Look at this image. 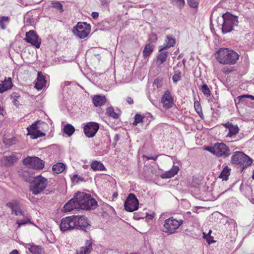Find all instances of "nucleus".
I'll use <instances>...</instances> for the list:
<instances>
[{"mask_svg":"<svg viewBox=\"0 0 254 254\" xmlns=\"http://www.w3.org/2000/svg\"><path fill=\"white\" fill-rule=\"evenodd\" d=\"M223 23L222 24V31L223 33H227L234 30V27L238 25V17L228 12L224 14L222 16Z\"/></svg>","mask_w":254,"mask_h":254,"instance_id":"0eeeda50","label":"nucleus"},{"mask_svg":"<svg viewBox=\"0 0 254 254\" xmlns=\"http://www.w3.org/2000/svg\"><path fill=\"white\" fill-rule=\"evenodd\" d=\"M46 81L45 77L42 75L41 72H38V77L37 81L35 85V87L38 90L42 89L46 86Z\"/></svg>","mask_w":254,"mask_h":254,"instance_id":"4be33fe9","label":"nucleus"},{"mask_svg":"<svg viewBox=\"0 0 254 254\" xmlns=\"http://www.w3.org/2000/svg\"><path fill=\"white\" fill-rule=\"evenodd\" d=\"M91 16L93 19H96L98 17L99 14L97 12H93L91 14Z\"/></svg>","mask_w":254,"mask_h":254,"instance_id":"864d4df0","label":"nucleus"},{"mask_svg":"<svg viewBox=\"0 0 254 254\" xmlns=\"http://www.w3.org/2000/svg\"><path fill=\"white\" fill-rule=\"evenodd\" d=\"M154 46L150 43L147 44L143 51V56L146 58L149 56L153 52L154 49Z\"/></svg>","mask_w":254,"mask_h":254,"instance_id":"7c9ffc66","label":"nucleus"},{"mask_svg":"<svg viewBox=\"0 0 254 254\" xmlns=\"http://www.w3.org/2000/svg\"><path fill=\"white\" fill-rule=\"evenodd\" d=\"M211 233V231L209 230V233L208 234L207 238L206 237H205L209 244H212L215 242V241L213 240V237L209 235Z\"/></svg>","mask_w":254,"mask_h":254,"instance_id":"49530a36","label":"nucleus"},{"mask_svg":"<svg viewBox=\"0 0 254 254\" xmlns=\"http://www.w3.org/2000/svg\"><path fill=\"white\" fill-rule=\"evenodd\" d=\"M9 18L7 16H2L0 18V27L1 29L4 30L6 28V26L4 25L5 22H8Z\"/></svg>","mask_w":254,"mask_h":254,"instance_id":"e433bc0d","label":"nucleus"},{"mask_svg":"<svg viewBox=\"0 0 254 254\" xmlns=\"http://www.w3.org/2000/svg\"><path fill=\"white\" fill-rule=\"evenodd\" d=\"M26 22L32 24L34 22V19L33 18H25Z\"/></svg>","mask_w":254,"mask_h":254,"instance_id":"3c124183","label":"nucleus"},{"mask_svg":"<svg viewBox=\"0 0 254 254\" xmlns=\"http://www.w3.org/2000/svg\"><path fill=\"white\" fill-rule=\"evenodd\" d=\"M218 157L226 158L230 155V150L224 143H217L206 149Z\"/></svg>","mask_w":254,"mask_h":254,"instance_id":"6e6552de","label":"nucleus"},{"mask_svg":"<svg viewBox=\"0 0 254 254\" xmlns=\"http://www.w3.org/2000/svg\"><path fill=\"white\" fill-rule=\"evenodd\" d=\"M24 165L29 168L37 170L42 169L44 167V162L36 156H28L23 160Z\"/></svg>","mask_w":254,"mask_h":254,"instance_id":"9d476101","label":"nucleus"},{"mask_svg":"<svg viewBox=\"0 0 254 254\" xmlns=\"http://www.w3.org/2000/svg\"><path fill=\"white\" fill-rule=\"evenodd\" d=\"M12 86L11 78L9 77L0 84V93H2L4 91L11 88Z\"/></svg>","mask_w":254,"mask_h":254,"instance_id":"cd10ccee","label":"nucleus"},{"mask_svg":"<svg viewBox=\"0 0 254 254\" xmlns=\"http://www.w3.org/2000/svg\"><path fill=\"white\" fill-rule=\"evenodd\" d=\"M169 46H168V44H167V43H166V42H165V43H164V44L162 46H160L159 47V49H158V51H165V50H167L168 49H169L170 47H167Z\"/></svg>","mask_w":254,"mask_h":254,"instance_id":"de8ad7c7","label":"nucleus"},{"mask_svg":"<svg viewBox=\"0 0 254 254\" xmlns=\"http://www.w3.org/2000/svg\"><path fill=\"white\" fill-rule=\"evenodd\" d=\"M25 174H23L24 180L27 182H31L30 186V190L32 193L37 195L42 192L47 187L48 180L41 175H39L33 178L31 175L28 174L26 171L23 170ZM24 174V172H23Z\"/></svg>","mask_w":254,"mask_h":254,"instance_id":"f03ea898","label":"nucleus"},{"mask_svg":"<svg viewBox=\"0 0 254 254\" xmlns=\"http://www.w3.org/2000/svg\"><path fill=\"white\" fill-rule=\"evenodd\" d=\"M98 124L94 122H90L85 125L84 132L87 137H92L99 129Z\"/></svg>","mask_w":254,"mask_h":254,"instance_id":"2eb2a0df","label":"nucleus"},{"mask_svg":"<svg viewBox=\"0 0 254 254\" xmlns=\"http://www.w3.org/2000/svg\"><path fill=\"white\" fill-rule=\"evenodd\" d=\"M251 202H252L253 203H254V199H253L251 200Z\"/></svg>","mask_w":254,"mask_h":254,"instance_id":"e2e57ef3","label":"nucleus"},{"mask_svg":"<svg viewBox=\"0 0 254 254\" xmlns=\"http://www.w3.org/2000/svg\"><path fill=\"white\" fill-rule=\"evenodd\" d=\"M92 101L95 106L99 107L105 103L106 99L105 96L97 95L93 97Z\"/></svg>","mask_w":254,"mask_h":254,"instance_id":"393cba45","label":"nucleus"},{"mask_svg":"<svg viewBox=\"0 0 254 254\" xmlns=\"http://www.w3.org/2000/svg\"><path fill=\"white\" fill-rule=\"evenodd\" d=\"M106 114L114 119H118L119 117V114L115 112L113 107H109L106 109Z\"/></svg>","mask_w":254,"mask_h":254,"instance_id":"473e14b6","label":"nucleus"},{"mask_svg":"<svg viewBox=\"0 0 254 254\" xmlns=\"http://www.w3.org/2000/svg\"><path fill=\"white\" fill-rule=\"evenodd\" d=\"M75 198L79 205V209H94L97 206V202L90 194L78 192L75 195Z\"/></svg>","mask_w":254,"mask_h":254,"instance_id":"7ed1b4c3","label":"nucleus"},{"mask_svg":"<svg viewBox=\"0 0 254 254\" xmlns=\"http://www.w3.org/2000/svg\"><path fill=\"white\" fill-rule=\"evenodd\" d=\"M248 98H250L252 100H254V96L251 95H248Z\"/></svg>","mask_w":254,"mask_h":254,"instance_id":"bf43d9fd","label":"nucleus"},{"mask_svg":"<svg viewBox=\"0 0 254 254\" xmlns=\"http://www.w3.org/2000/svg\"><path fill=\"white\" fill-rule=\"evenodd\" d=\"M223 72L225 74H229L232 71V70L228 68H224L222 70Z\"/></svg>","mask_w":254,"mask_h":254,"instance_id":"603ef678","label":"nucleus"},{"mask_svg":"<svg viewBox=\"0 0 254 254\" xmlns=\"http://www.w3.org/2000/svg\"><path fill=\"white\" fill-rule=\"evenodd\" d=\"M231 162L233 164L238 165L242 171L253 163L252 159L241 151L235 152L231 156Z\"/></svg>","mask_w":254,"mask_h":254,"instance_id":"423d86ee","label":"nucleus"},{"mask_svg":"<svg viewBox=\"0 0 254 254\" xmlns=\"http://www.w3.org/2000/svg\"><path fill=\"white\" fill-rule=\"evenodd\" d=\"M179 170V167L177 166H173L169 171L163 174L161 177L162 178H170L176 175Z\"/></svg>","mask_w":254,"mask_h":254,"instance_id":"bb28decb","label":"nucleus"},{"mask_svg":"<svg viewBox=\"0 0 254 254\" xmlns=\"http://www.w3.org/2000/svg\"><path fill=\"white\" fill-rule=\"evenodd\" d=\"M71 180L73 182L78 183L80 181H82L83 180V179L81 178L78 175L75 174L73 175L72 177L71 178Z\"/></svg>","mask_w":254,"mask_h":254,"instance_id":"c03bdc74","label":"nucleus"},{"mask_svg":"<svg viewBox=\"0 0 254 254\" xmlns=\"http://www.w3.org/2000/svg\"><path fill=\"white\" fill-rule=\"evenodd\" d=\"M6 205L11 209L12 214L13 213L15 215L24 216V212L22 210L20 204L17 201L13 200L8 202Z\"/></svg>","mask_w":254,"mask_h":254,"instance_id":"dca6fc26","label":"nucleus"},{"mask_svg":"<svg viewBox=\"0 0 254 254\" xmlns=\"http://www.w3.org/2000/svg\"><path fill=\"white\" fill-rule=\"evenodd\" d=\"M79 205L78 204L76 199L74 198L69 200L64 207V211H70L73 209H79Z\"/></svg>","mask_w":254,"mask_h":254,"instance_id":"a211bd4d","label":"nucleus"},{"mask_svg":"<svg viewBox=\"0 0 254 254\" xmlns=\"http://www.w3.org/2000/svg\"><path fill=\"white\" fill-rule=\"evenodd\" d=\"M161 102L165 108H171L173 105V98L170 91L167 90L165 92L161 98Z\"/></svg>","mask_w":254,"mask_h":254,"instance_id":"f3484780","label":"nucleus"},{"mask_svg":"<svg viewBox=\"0 0 254 254\" xmlns=\"http://www.w3.org/2000/svg\"><path fill=\"white\" fill-rule=\"evenodd\" d=\"M9 254H18V253L16 250H14L12 251Z\"/></svg>","mask_w":254,"mask_h":254,"instance_id":"13d9d810","label":"nucleus"},{"mask_svg":"<svg viewBox=\"0 0 254 254\" xmlns=\"http://www.w3.org/2000/svg\"><path fill=\"white\" fill-rule=\"evenodd\" d=\"M165 42H166V43H167V44H168L169 46H168L167 47H173L175 46L176 43L175 39L170 35L166 36Z\"/></svg>","mask_w":254,"mask_h":254,"instance_id":"72a5a7b5","label":"nucleus"},{"mask_svg":"<svg viewBox=\"0 0 254 254\" xmlns=\"http://www.w3.org/2000/svg\"><path fill=\"white\" fill-rule=\"evenodd\" d=\"M172 2L173 4L179 6L182 8L185 4L184 0H172Z\"/></svg>","mask_w":254,"mask_h":254,"instance_id":"37998d69","label":"nucleus"},{"mask_svg":"<svg viewBox=\"0 0 254 254\" xmlns=\"http://www.w3.org/2000/svg\"><path fill=\"white\" fill-rule=\"evenodd\" d=\"M252 178H253V179H254V172H253Z\"/></svg>","mask_w":254,"mask_h":254,"instance_id":"680f3d73","label":"nucleus"},{"mask_svg":"<svg viewBox=\"0 0 254 254\" xmlns=\"http://www.w3.org/2000/svg\"><path fill=\"white\" fill-rule=\"evenodd\" d=\"M127 102L129 104H132L133 103V99L131 98V97H127Z\"/></svg>","mask_w":254,"mask_h":254,"instance_id":"6e6d98bb","label":"nucleus"},{"mask_svg":"<svg viewBox=\"0 0 254 254\" xmlns=\"http://www.w3.org/2000/svg\"><path fill=\"white\" fill-rule=\"evenodd\" d=\"M90 31V25L86 22H78L72 29L73 33L80 39L87 37Z\"/></svg>","mask_w":254,"mask_h":254,"instance_id":"1a4fd4ad","label":"nucleus"},{"mask_svg":"<svg viewBox=\"0 0 254 254\" xmlns=\"http://www.w3.org/2000/svg\"><path fill=\"white\" fill-rule=\"evenodd\" d=\"M194 107L196 111L199 113V111H201L200 105L198 101L194 102Z\"/></svg>","mask_w":254,"mask_h":254,"instance_id":"8fccbe9b","label":"nucleus"},{"mask_svg":"<svg viewBox=\"0 0 254 254\" xmlns=\"http://www.w3.org/2000/svg\"><path fill=\"white\" fill-rule=\"evenodd\" d=\"M4 113V110L2 107L0 106V115L3 116Z\"/></svg>","mask_w":254,"mask_h":254,"instance_id":"4d7b16f0","label":"nucleus"},{"mask_svg":"<svg viewBox=\"0 0 254 254\" xmlns=\"http://www.w3.org/2000/svg\"><path fill=\"white\" fill-rule=\"evenodd\" d=\"M75 215L63 218L61 221L60 230L63 232L75 229Z\"/></svg>","mask_w":254,"mask_h":254,"instance_id":"9b49d317","label":"nucleus"},{"mask_svg":"<svg viewBox=\"0 0 254 254\" xmlns=\"http://www.w3.org/2000/svg\"><path fill=\"white\" fill-rule=\"evenodd\" d=\"M147 160H153L154 161L156 160L158 158V155H155L153 156H147L146 157Z\"/></svg>","mask_w":254,"mask_h":254,"instance_id":"5fc2aeb1","label":"nucleus"},{"mask_svg":"<svg viewBox=\"0 0 254 254\" xmlns=\"http://www.w3.org/2000/svg\"><path fill=\"white\" fill-rule=\"evenodd\" d=\"M143 118H143L141 115L139 114H136L134 116V121L133 123V124L134 125H136L137 124L140 122H142Z\"/></svg>","mask_w":254,"mask_h":254,"instance_id":"ea45409f","label":"nucleus"},{"mask_svg":"<svg viewBox=\"0 0 254 254\" xmlns=\"http://www.w3.org/2000/svg\"><path fill=\"white\" fill-rule=\"evenodd\" d=\"M247 188L248 190H250V191H251V190H252L251 188H250L249 187H247Z\"/></svg>","mask_w":254,"mask_h":254,"instance_id":"052dcab7","label":"nucleus"},{"mask_svg":"<svg viewBox=\"0 0 254 254\" xmlns=\"http://www.w3.org/2000/svg\"><path fill=\"white\" fill-rule=\"evenodd\" d=\"M183 222L181 219H177L174 216L170 217L164 221L162 230L167 235L175 234Z\"/></svg>","mask_w":254,"mask_h":254,"instance_id":"20e7f679","label":"nucleus"},{"mask_svg":"<svg viewBox=\"0 0 254 254\" xmlns=\"http://www.w3.org/2000/svg\"><path fill=\"white\" fill-rule=\"evenodd\" d=\"M92 240H86L85 246L82 247L77 252V254H89L92 251Z\"/></svg>","mask_w":254,"mask_h":254,"instance_id":"6ab92c4d","label":"nucleus"},{"mask_svg":"<svg viewBox=\"0 0 254 254\" xmlns=\"http://www.w3.org/2000/svg\"><path fill=\"white\" fill-rule=\"evenodd\" d=\"M231 169L227 166H225L221 174H220L219 177L223 179V180H227L228 177L230 174Z\"/></svg>","mask_w":254,"mask_h":254,"instance_id":"c756f323","label":"nucleus"},{"mask_svg":"<svg viewBox=\"0 0 254 254\" xmlns=\"http://www.w3.org/2000/svg\"><path fill=\"white\" fill-rule=\"evenodd\" d=\"M63 130L67 135L71 136L74 132L75 128L71 125L68 124L64 126Z\"/></svg>","mask_w":254,"mask_h":254,"instance_id":"2f4dec72","label":"nucleus"},{"mask_svg":"<svg viewBox=\"0 0 254 254\" xmlns=\"http://www.w3.org/2000/svg\"><path fill=\"white\" fill-rule=\"evenodd\" d=\"M25 247L28 249L32 254H44V249L40 246L26 244Z\"/></svg>","mask_w":254,"mask_h":254,"instance_id":"aec40b11","label":"nucleus"},{"mask_svg":"<svg viewBox=\"0 0 254 254\" xmlns=\"http://www.w3.org/2000/svg\"><path fill=\"white\" fill-rule=\"evenodd\" d=\"M138 201L133 193H129L124 204L125 209L128 212H133L138 208Z\"/></svg>","mask_w":254,"mask_h":254,"instance_id":"f8f14e48","label":"nucleus"},{"mask_svg":"<svg viewBox=\"0 0 254 254\" xmlns=\"http://www.w3.org/2000/svg\"><path fill=\"white\" fill-rule=\"evenodd\" d=\"M24 41L31 44L36 48H39L41 45V39L34 30H30L25 34Z\"/></svg>","mask_w":254,"mask_h":254,"instance_id":"4468645a","label":"nucleus"},{"mask_svg":"<svg viewBox=\"0 0 254 254\" xmlns=\"http://www.w3.org/2000/svg\"><path fill=\"white\" fill-rule=\"evenodd\" d=\"M181 72L177 71L176 73L173 76L172 79L174 83H177L178 81L180 80L181 76Z\"/></svg>","mask_w":254,"mask_h":254,"instance_id":"79ce46f5","label":"nucleus"},{"mask_svg":"<svg viewBox=\"0 0 254 254\" xmlns=\"http://www.w3.org/2000/svg\"><path fill=\"white\" fill-rule=\"evenodd\" d=\"M217 61L226 65L235 64L239 59V55L234 50L227 48H221L215 54Z\"/></svg>","mask_w":254,"mask_h":254,"instance_id":"f257e3e1","label":"nucleus"},{"mask_svg":"<svg viewBox=\"0 0 254 254\" xmlns=\"http://www.w3.org/2000/svg\"><path fill=\"white\" fill-rule=\"evenodd\" d=\"M16 141L17 140L15 137L9 138L7 140L6 145H8L9 146L12 145L13 144H16Z\"/></svg>","mask_w":254,"mask_h":254,"instance_id":"a18cd8bd","label":"nucleus"},{"mask_svg":"<svg viewBox=\"0 0 254 254\" xmlns=\"http://www.w3.org/2000/svg\"><path fill=\"white\" fill-rule=\"evenodd\" d=\"M224 126L229 129V132L227 135V137H233L238 133L239 129L237 126L233 125L232 124L227 123Z\"/></svg>","mask_w":254,"mask_h":254,"instance_id":"412c9836","label":"nucleus"},{"mask_svg":"<svg viewBox=\"0 0 254 254\" xmlns=\"http://www.w3.org/2000/svg\"><path fill=\"white\" fill-rule=\"evenodd\" d=\"M248 98V95H242L238 96L235 100L236 104H240L241 102H243L246 99Z\"/></svg>","mask_w":254,"mask_h":254,"instance_id":"58836bf2","label":"nucleus"},{"mask_svg":"<svg viewBox=\"0 0 254 254\" xmlns=\"http://www.w3.org/2000/svg\"><path fill=\"white\" fill-rule=\"evenodd\" d=\"M30 223L31 224L30 220L27 217H25L22 220H17V224L18 225V227H19L21 225H25L26 224Z\"/></svg>","mask_w":254,"mask_h":254,"instance_id":"4c0bfd02","label":"nucleus"},{"mask_svg":"<svg viewBox=\"0 0 254 254\" xmlns=\"http://www.w3.org/2000/svg\"><path fill=\"white\" fill-rule=\"evenodd\" d=\"M51 4L53 7L57 9L60 12H63L64 11L63 5L60 1H53Z\"/></svg>","mask_w":254,"mask_h":254,"instance_id":"f704fd0d","label":"nucleus"},{"mask_svg":"<svg viewBox=\"0 0 254 254\" xmlns=\"http://www.w3.org/2000/svg\"><path fill=\"white\" fill-rule=\"evenodd\" d=\"M65 166L63 163H58L52 167L53 171L56 174L62 173L65 169Z\"/></svg>","mask_w":254,"mask_h":254,"instance_id":"c85d7f7f","label":"nucleus"},{"mask_svg":"<svg viewBox=\"0 0 254 254\" xmlns=\"http://www.w3.org/2000/svg\"><path fill=\"white\" fill-rule=\"evenodd\" d=\"M157 39V35L155 33H152L149 36V40L152 42H155Z\"/></svg>","mask_w":254,"mask_h":254,"instance_id":"09e8293b","label":"nucleus"},{"mask_svg":"<svg viewBox=\"0 0 254 254\" xmlns=\"http://www.w3.org/2000/svg\"><path fill=\"white\" fill-rule=\"evenodd\" d=\"M188 4L191 7H197L198 5V0H187Z\"/></svg>","mask_w":254,"mask_h":254,"instance_id":"a19ab883","label":"nucleus"},{"mask_svg":"<svg viewBox=\"0 0 254 254\" xmlns=\"http://www.w3.org/2000/svg\"><path fill=\"white\" fill-rule=\"evenodd\" d=\"M75 229H79L85 232L90 228V224L87 218L84 215H75Z\"/></svg>","mask_w":254,"mask_h":254,"instance_id":"ddd939ff","label":"nucleus"},{"mask_svg":"<svg viewBox=\"0 0 254 254\" xmlns=\"http://www.w3.org/2000/svg\"><path fill=\"white\" fill-rule=\"evenodd\" d=\"M47 127L48 125L45 122L39 121H36L27 127V135H30L31 138L34 139L44 136L45 135V134L43 132L44 129Z\"/></svg>","mask_w":254,"mask_h":254,"instance_id":"39448f33","label":"nucleus"},{"mask_svg":"<svg viewBox=\"0 0 254 254\" xmlns=\"http://www.w3.org/2000/svg\"><path fill=\"white\" fill-rule=\"evenodd\" d=\"M17 160L15 155H12L9 156H3L0 159V162L2 165L5 166H10Z\"/></svg>","mask_w":254,"mask_h":254,"instance_id":"5701e85b","label":"nucleus"},{"mask_svg":"<svg viewBox=\"0 0 254 254\" xmlns=\"http://www.w3.org/2000/svg\"><path fill=\"white\" fill-rule=\"evenodd\" d=\"M156 58V64L158 66H160L167 60L168 57V52L167 51H159Z\"/></svg>","mask_w":254,"mask_h":254,"instance_id":"b1692460","label":"nucleus"},{"mask_svg":"<svg viewBox=\"0 0 254 254\" xmlns=\"http://www.w3.org/2000/svg\"><path fill=\"white\" fill-rule=\"evenodd\" d=\"M201 90L203 94L208 97L210 95V90L206 84H203L201 87Z\"/></svg>","mask_w":254,"mask_h":254,"instance_id":"c9c22d12","label":"nucleus"},{"mask_svg":"<svg viewBox=\"0 0 254 254\" xmlns=\"http://www.w3.org/2000/svg\"><path fill=\"white\" fill-rule=\"evenodd\" d=\"M90 167L94 171H101L106 170V168L103 164L96 160H94L91 163Z\"/></svg>","mask_w":254,"mask_h":254,"instance_id":"a878e982","label":"nucleus"}]
</instances>
